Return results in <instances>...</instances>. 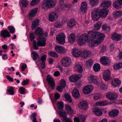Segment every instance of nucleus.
I'll use <instances>...</instances> for the list:
<instances>
[{"mask_svg":"<svg viewBox=\"0 0 122 122\" xmlns=\"http://www.w3.org/2000/svg\"><path fill=\"white\" fill-rule=\"evenodd\" d=\"M88 36L91 40L88 43L90 46H97L100 44L105 36L102 33L92 31H90L88 32Z\"/></svg>","mask_w":122,"mask_h":122,"instance_id":"f257e3e1","label":"nucleus"},{"mask_svg":"<svg viewBox=\"0 0 122 122\" xmlns=\"http://www.w3.org/2000/svg\"><path fill=\"white\" fill-rule=\"evenodd\" d=\"M108 11L106 8L102 9L99 12L98 9H95L92 12V18L94 20L96 21L99 19L100 17L102 18L105 17L107 15Z\"/></svg>","mask_w":122,"mask_h":122,"instance_id":"f03ea898","label":"nucleus"},{"mask_svg":"<svg viewBox=\"0 0 122 122\" xmlns=\"http://www.w3.org/2000/svg\"><path fill=\"white\" fill-rule=\"evenodd\" d=\"M56 0H44L42 4V8L44 9L53 7L56 3Z\"/></svg>","mask_w":122,"mask_h":122,"instance_id":"7ed1b4c3","label":"nucleus"},{"mask_svg":"<svg viewBox=\"0 0 122 122\" xmlns=\"http://www.w3.org/2000/svg\"><path fill=\"white\" fill-rule=\"evenodd\" d=\"M37 45L33 46L34 49L37 50L39 49V46H44L46 42V39L43 38L39 37L37 39Z\"/></svg>","mask_w":122,"mask_h":122,"instance_id":"20e7f679","label":"nucleus"},{"mask_svg":"<svg viewBox=\"0 0 122 122\" xmlns=\"http://www.w3.org/2000/svg\"><path fill=\"white\" fill-rule=\"evenodd\" d=\"M66 36L64 33H61L56 37V41L59 44H63L65 42Z\"/></svg>","mask_w":122,"mask_h":122,"instance_id":"39448f33","label":"nucleus"},{"mask_svg":"<svg viewBox=\"0 0 122 122\" xmlns=\"http://www.w3.org/2000/svg\"><path fill=\"white\" fill-rule=\"evenodd\" d=\"M71 63V61L70 57L66 56L62 58L61 63L64 66L68 67L70 66Z\"/></svg>","mask_w":122,"mask_h":122,"instance_id":"423d86ee","label":"nucleus"},{"mask_svg":"<svg viewBox=\"0 0 122 122\" xmlns=\"http://www.w3.org/2000/svg\"><path fill=\"white\" fill-rule=\"evenodd\" d=\"M88 39V37L86 34H83L80 37L78 41L80 45H83L85 44Z\"/></svg>","mask_w":122,"mask_h":122,"instance_id":"0eeeda50","label":"nucleus"},{"mask_svg":"<svg viewBox=\"0 0 122 122\" xmlns=\"http://www.w3.org/2000/svg\"><path fill=\"white\" fill-rule=\"evenodd\" d=\"M78 107L83 110H86L88 109L89 106L86 101L84 100L80 102L78 104Z\"/></svg>","mask_w":122,"mask_h":122,"instance_id":"6e6552de","label":"nucleus"},{"mask_svg":"<svg viewBox=\"0 0 122 122\" xmlns=\"http://www.w3.org/2000/svg\"><path fill=\"white\" fill-rule=\"evenodd\" d=\"M93 88V86L92 85H87L83 88V92L85 94H89L92 91Z\"/></svg>","mask_w":122,"mask_h":122,"instance_id":"1a4fd4ad","label":"nucleus"},{"mask_svg":"<svg viewBox=\"0 0 122 122\" xmlns=\"http://www.w3.org/2000/svg\"><path fill=\"white\" fill-rule=\"evenodd\" d=\"M82 77V75L80 74H75L70 76L69 78L71 82H75Z\"/></svg>","mask_w":122,"mask_h":122,"instance_id":"9d476101","label":"nucleus"},{"mask_svg":"<svg viewBox=\"0 0 122 122\" xmlns=\"http://www.w3.org/2000/svg\"><path fill=\"white\" fill-rule=\"evenodd\" d=\"M46 79L50 86L52 89H54L55 87V85L54 81L53 78L51 76L48 75Z\"/></svg>","mask_w":122,"mask_h":122,"instance_id":"9b49d317","label":"nucleus"},{"mask_svg":"<svg viewBox=\"0 0 122 122\" xmlns=\"http://www.w3.org/2000/svg\"><path fill=\"white\" fill-rule=\"evenodd\" d=\"M106 97L108 99L113 100L117 98L118 97V96L116 93L109 92L107 94Z\"/></svg>","mask_w":122,"mask_h":122,"instance_id":"f8f14e48","label":"nucleus"},{"mask_svg":"<svg viewBox=\"0 0 122 122\" xmlns=\"http://www.w3.org/2000/svg\"><path fill=\"white\" fill-rule=\"evenodd\" d=\"M56 51L58 53L61 54H65L66 50L63 47L59 46H56L55 47Z\"/></svg>","mask_w":122,"mask_h":122,"instance_id":"ddd939ff","label":"nucleus"},{"mask_svg":"<svg viewBox=\"0 0 122 122\" xmlns=\"http://www.w3.org/2000/svg\"><path fill=\"white\" fill-rule=\"evenodd\" d=\"M58 17V15L55 12H52L49 14V19L50 21H52L55 20Z\"/></svg>","mask_w":122,"mask_h":122,"instance_id":"4468645a","label":"nucleus"},{"mask_svg":"<svg viewBox=\"0 0 122 122\" xmlns=\"http://www.w3.org/2000/svg\"><path fill=\"white\" fill-rule=\"evenodd\" d=\"M110 71L109 70L107 69L105 70L103 74L104 79L106 81L108 80L110 78Z\"/></svg>","mask_w":122,"mask_h":122,"instance_id":"2eb2a0df","label":"nucleus"},{"mask_svg":"<svg viewBox=\"0 0 122 122\" xmlns=\"http://www.w3.org/2000/svg\"><path fill=\"white\" fill-rule=\"evenodd\" d=\"M88 79L89 82H92L96 84H98L97 77L96 76L93 75H91L88 77Z\"/></svg>","mask_w":122,"mask_h":122,"instance_id":"dca6fc26","label":"nucleus"},{"mask_svg":"<svg viewBox=\"0 0 122 122\" xmlns=\"http://www.w3.org/2000/svg\"><path fill=\"white\" fill-rule=\"evenodd\" d=\"M101 63L103 65H107L109 64L110 62L108 61V59L107 56H103L100 57Z\"/></svg>","mask_w":122,"mask_h":122,"instance_id":"f3484780","label":"nucleus"},{"mask_svg":"<svg viewBox=\"0 0 122 122\" xmlns=\"http://www.w3.org/2000/svg\"><path fill=\"white\" fill-rule=\"evenodd\" d=\"M82 53L81 51L78 49H74L72 51L73 55L75 57H78L80 56Z\"/></svg>","mask_w":122,"mask_h":122,"instance_id":"a211bd4d","label":"nucleus"},{"mask_svg":"<svg viewBox=\"0 0 122 122\" xmlns=\"http://www.w3.org/2000/svg\"><path fill=\"white\" fill-rule=\"evenodd\" d=\"M122 38V36L121 35L117 33H114L112 35V40L117 41H118Z\"/></svg>","mask_w":122,"mask_h":122,"instance_id":"6ab92c4d","label":"nucleus"},{"mask_svg":"<svg viewBox=\"0 0 122 122\" xmlns=\"http://www.w3.org/2000/svg\"><path fill=\"white\" fill-rule=\"evenodd\" d=\"M86 117V116L81 114L80 115L79 119L76 117L74 119V121L75 122H80V120L82 122H83L85 121Z\"/></svg>","mask_w":122,"mask_h":122,"instance_id":"aec40b11","label":"nucleus"},{"mask_svg":"<svg viewBox=\"0 0 122 122\" xmlns=\"http://www.w3.org/2000/svg\"><path fill=\"white\" fill-rule=\"evenodd\" d=\"M121 81L118 78L115 79L112 81V84L113 87H115L119 86L120 85Z\"/></svg>","mask_w":122,"mask_h":122,"instance_id":"412c9836","label":"nucleus"},{"mask_svg":"<svg viewBox=\"0 0 122 122\" xmlns=\"http://www.w3.org/2000/svg\"><path fill=\"white\" fill-rule=\"evenodd\" d=\"M119 113V111L118 110L113 109L109 112V115L112 117H114L117 116Z\"/></svg>","mask_w":122,"mask_h":122,"instance_id":"4be33fe9","label":"nucleus"},{"mask_svg":"<svg viewBox=\"0 0 122 122\" xmlns=\"http://www.w3.org/2000/svg\"><path fill=\"white\" fill-rule=\"evenodd\" d=\"M68 41L71 43H73L75 40V36L73 33H71L68 37Z\"/></svg>","mask_w":122,"mask_h":122,"instance_id":"5701e85b","label":"nucleus"},{"mask_svg":"<svg viewBox=\"0 0 122 122\" xmlns=\"http://www.w3.org/2000/svg\"><path fill=\"white\" fill-rule=\"evenodd\" d=\"M1 36L4 38H5L10 37V35L7 30H3L1 33Z\"/></svg>","mask_w":122,"mask_h":122,"instance_id":"b1692460","label":"nucleus"},{"mask_svg":"<svg viewBox=\"0 0 122 122\" xmlns=\"http://www.w3.org/2000/svg\"><path fill=\"white\" fill-rule=\"evenodd\" d=\"M35 34L38 35L39 36L42 35L44 32L43 30L41 27H37L35 30Z\"/></svg>","mask_w":122,"mask_h":122,"instance_id":"393cba45","label":"nucleus"},{"mask_svg":"<svg viewBox=\"0 0 122 122\" xmlns=\"http://www.w3.org/2000/svg\"><path fill=\"white\" fill-rule=\"evenodd\" d=\"M112 4L110 1H105L101 4V5L103 7L108 8Z\"/></svg>","mask_w":122,"mask_h":122,"instance_id":"a878e982","label":"nucleus"},{"mask_svg":"<svg viewBox=\"0 0 122 122\" xmlns=\"http://www.w3.org/2000/svg\"><path fill=\"white\" fill-rule=\"evenodd\" d=\"M66 110L69 114H71L73 112V110L70 105L66 104L65 105Z\"/></svg>","mask_w":122,"mask_h":122,"instance_id":"bb28decb","label":"nucleus"},{"mask_svg":"<svg viewBox=\"0 0 122 122\" xmlns=\"http://www.w3.org/2000/svg\"><path fill=\"white\" fill-rule=\"evenodd\" d=\"M93 112L95 115L98 116H100L102 114L101 110L97 108L93 109Z\"/></svg>","mask_w":122,"mask_h":122,"instance_id":"cd10ccee","label":"nucleus"},{"mask_svg":"<svg viewBox=\"0 0 122 122\" xmlns=\"http://www.w3.org/2000/svg\"><path fill=\"white\" fill-rule=\"evenodd\" d=\"M72 94L73 96L75 98H78L80 96L79 91L78 90L76 89L73 90Z\"/></svg>","mask_w":122,"mask_h":122,"instance_id":"c85d7f7f","label":"nucleus"},{"mask_svg":"<svg viewBox=\"0 0 122 122\" xmlns=\"http://www.w3.org/2000/svg\"><path fill=\"white\" fill-rule=\"evenodd\" d=\"M67 23L68 26L70 28H72L76 24V22L75 20L71 19L68 20Z\"/></svg>","mask_w":122,"mask_h":122,"instance_id":"c756f323","label":"nucleus"},{"mask_svg":"<svg viewBox=\"0 0 122 122\" xmlns=\"http://www.w3.org/2000/svg\"><path fill=\"white\" fill-rule=\"evenodd\" d=\"M108 103L106 101L98 102L96 103V105L97 106H103L107 105Z\"/></svg>","mask_w":122,"mask_h":122,"instance_id":"7c9ffc66","label":"nucleus"},{"mask_svg":"<svg viewBox=\"0 0 122 122\" xmlns=\"http://www.w3.org/2000/svg\"><path fill=\"white\" fill-rule=\"evenodd\" d=\"M37 8L32 9L29 14L30 16L31 17H33L35 16L37 12Z\"/></svg>","mask_w":122,"mask_h":122,"instance_id":"2f4dec72","label":"nucleus"},{"mask_svg":"<svg viewBox=\"0 0 122 122\" xmlns=\"http://www.w3.org/2000/svg\"><path fill=\"white\" fill-rule=\"evenodd\" d=\"M39 20L37 19H36L33 21L32 23L31 28L32 29H34L38 25Z\"/></svg>","mask_w":122,"mask_h":122,"instance_id":"473e14b6","label":"nucleus"},{"mask_svg":"<svg viewBox=\"0 0 122 122\" xmlns=\"http://www.w3.org/2000/svg\"><path fill=\"white\" fill-rule=\"evenodd\" d=\"M75 68L78 72L81 73L83 71L82 66L79 64H77L75 66Z\"/></svg>","mask_w":122,"mask_h":122,"instance_id":"72a5a7b5","label":"nucleus"},{"mask_svg":"<svg viewBox=\"0 0 122 122\" xmlns=\"http://www.w3.org/2000/svg\"><path fill=\"white\" fill-rule=\"evenodd\" d=\"M87 4L86 2H83L81 4V9L82 12H85L86 10Z\"/></svg>","mask_w":122,"mask_h":122,"instance_id":"f704fd0d","label":"nucleus"},{"mask_svg":"<svg viewBox=\"0 0 122 122\" xmlns=\"http://www.w3.org/2000/svg\"><path fill=\"white\" fill-rule=\"evenodd\" d=\"M14 88L12 87H10L8 89L7 91L8 94L10 95H13L15 93V92L14 91Z\"/></svg>","mask_w":122,"mask_h":122,"instance_id":"c9c22d12","label":"nucleus"},{"mask_svg":"<svg viewBox=\"0 0 122 122\" xmlns=\"http://www.w3.org/2000/svg\"><path fill=\"white\" fill-rule=\"evenodd\" d=\"M93 68L94 71L97 72L100 70L101 67L99 64L98 63H95L94 65Z\"/></svg>","mask_w":122,"mask_h":122,"instance_id":"e433bc0d","label":"nucleus"},{"mask_svg":"<svg viewBox=\"0 0 122 122\" xmlns=\"http://www.w3.org/2000/svg\"><path fill=\"white\" fill-rule=\"evenodd\" d=\"M114 7L115 8H118L120 7V5H122L118 0L115 1L113 4Z\"/></svg>","mask_w":122,"mask_h":122,"instance_id":"4c0bfd02","label":"nucleus"},{"mask_svg":"<svg viewBox=\"0 0 122 122\" xmlns=\"http://www.w3.org/2000/svg\"><path fill=\"white\" fill-rule=\"evenodd\" d=\"M59 113L60 116L62 117L64 119L66 117V114L64 110H62L59 112Z\"/></svg>","mask_w":122,"mask_h":122,"instance_id":"58836bf2","label":"nucleus"},{"mask_svg":"<svg viewBox=\"0 0 122 122\" xmlns=\"http://www.w3.org/2000/svg\"><path fill=\"white\" fill-rule=\"evenodd\" d=\"M93 64V61L92 59H90L87 61L86 62V65L88 68L89 67H90Z\"/></svg>","mask_w":122,"mask_h":122,"instance_id":"ea45409f","label":"nucleus"},{"mask_svg":"<svg viewBox=\"0 0 122 122\" xmlns=\"http://www.w3.org/2000/svg\"><path fill=\"white\" fill-rule=\"evenodd\" d=\"M36 113H33L31 114V119H32V122H37L36 117Z\"/></svg>","mask_w":122,"mask_h":122,"instance_id":"a19ab883","label":"nucleus"},{"mask_svg":"<svg viewBox=\"0 0 122 122\" xmlns=\"http://www.w3.org/2000/svg\"><path fill=\"white\" fill-rule=\"evenodd\" d=\"M99 0H90V3L92 6L96 5L99 2Z\"/></svg>","mask_w":122,"mask_h":122,"instance_id":"79ce46f5","label":"nucleus"},{"mask_svg":"<svg viewBox=\"0 0 122 122\" xmlns=\"http://www.w3.org/2000/svg\"><path fill=\"white\" fill-rule=\"evenodd\" d=\"M48 55L50 56L54 57L57 58L58 56L57 54L54 52L50 51Z\"/></svg>","mask_w":122,"mask_h":122,"instance_id":"37998d69","label":"nucleus"},{"mask_svg":"<svg viewBox=\"0 0 122 122\" xmlns=\"http://www.w3.org/2000/svg\"><path fill=\"white\" fill-rule=\"evenodd\" d=\"M57 106L59 109L62 110L64 107L63 102L60 101L58 102L57 103Z\"/></svg>","mask_w":122,"mask_h":122,"instance_id":"c03bdc74","label":"nucleus"},{"mask_svg":"<svg viewBox=\"0 0 122 122\" xmlns=\"http://www.w3.org/2000/svg\"><path fill=\"white\" fill-rule=\"evenodd\" d=\"M102 29L103 30L108 32L111 29V28L109 26H107L106 25H104L102 27Z\"/></svg>","mask_w":122,"mask_h":122,"instance_id":"a18cd8bd","label":"nucleus"},{"mask_svg":"<svg viewBox=\"0 0 122 122\" xmlns=\"http://www.w3.org/2000/svg\"><path fill=\"white\" fill-rule=\"evenodd\" d=\"M41 0H32L30 4L31 6H34L37 5Z\"/></svg>","mask_w":122,"mask_h":122,"instance_id":"49530a36","label":"nucleus"},{"mask_svg":"<svg viewBox=\"0 0 122 122\" xmlns=\"http://www.w3.org/2000/svg\"><path fill=\"white\" fill-rule=\"evenodd\" d=\"M9 30L11 33H14L15 31L14 28L12 26H8V27Z\"/></svg>","mask_w":122,"mask_h":122,"instance_id":"de8ad7c7","label":"nucleus"},{"mask_svg":"<svg viewBox=\"0 0 122 122\" xmlns=\"http://www.w3.org/2000/svg\"><path fill=\"white\" fill-rule=\"evenodd\" d=\"M33 59L36 61L37 59H39V55L36 52H33Z\"/></svg>","mask_w":122,"mask_h":122,"instance_id":"09e8293b","label":"nucleus"},{"mask_svg":"<svg viewBox=\"0 0 122 122\" xmlns=\"http://www.w3.org/2000/svg\"><path fill=\"white\" fill-rule=\"evenodd\" d=\"M101 23L100 22H98L96 23L95 25V28L96 30L99 29L100 28Z\"/></svg>","mask_w":122,"mask_h":122,"instance_id":"8fccbe9b","label":"nucleus"},{"mask_svg":"<svg viewBox=\"0 0 122 122\" xmlns=\"http://www.w3.org/2000/svg\"><path fill=\"white\" fill-rule=\"evenodd\" d=\"M25 88L23 87H21L19 88V92L21 94H24L25 93Z\"/></svg>","mask_w":122,"mask_h":122,"instance_id":"3c124183","label":"nucleus"},{"mask_svg":"<svg viewBox=\"0 0 122 122\" xmlns=\"http://www.w3.org/2000/svg\"><path fill=\"white\" fill-rule=\"evenodd\" d=\"M101 98V95L99 94H95L94 96V98L95 100H98Z\"/></svg>","mask_w":122,"mask_h":122,"instance_id":"603ef678","label":"nucleus"},{"mask_svg":"<svg viewBox=\"0 0 122 122\" xmlns=\"http://www.w3.org/2000/svg\"><path fill=\"white\" fill-rule=\"evenodd\" d=\"M28 2L25 0H22L21 1L22 5L24 7H26L28 4Z\"/></svg>","mask_w":122,"mask_h":122,"instance_id":"864d4df0","label":"nucleus"},{"mask_svg":"<svg viewBox=\"0 0 122 122\" xmlns=\"http://www.w3.org/2000/svg\"><path fill=\"white\" fill-rule=\"evenodd\" d=\"M122 15V12L120 11H117L115 13V16L117 17H119Z\"/></svg>","mask_w":122,"mask_h":122,"instance_id":"5fc2aeb1","label":"nucleus"},{"mask_svg":"<svg viewBox=\"0 0 122 122\" xmlns=\"http://www.w3.org/2000/svg\"><path fill=\"white\" fill-rule=\"evenodd\" d=\"M29 81V80L28 79L24 80L21 82L22 85L24 86L28 85Z\"/></svg>","mask_w":122,"mask_h":122,"instance_id":"6e6d98bb","label":"nucleus"},{"mask_svg":"<svg viewBox=\"0 0 122 122\" xmlns=\"http://www.w3.org/2000/svg\"><path fill=\"white\" fill-rule=\"evenodd\" d=\"M91 54V52L89 51H84L83 53V55L85 57H87L88 55Z\"/></svg>","mask_w":122,"mask_h":122,"instance_id":"4d7b16f0","label":"nucleus"},{"mask_svg":"<svg viewBox=\"0 0 122 122\" xmlns=\"http://www.w3.org/2000/svg\"><path fill=\"white\" fill-rule=\"evenodd\" d=\"M47 56L46 54H44L41 57V62H45Z\"/></svg>","mask_w":122,"mask_h":122,"instance_id":"13d9d810","label":"nucleus"},{"mask_svg":"<svg viewBox=\"0 0 122 122\" xmlns=\"http://www.w3.org/2000/svg\"><path fill=\"white\" fill-rule=\"evenodd\" d=\"M66 86V83L65 81L62 80L61 81L60 86L64 88Z\"/></svg>","mask_w":122,"mask_h":122,"instance_id":"bf43d9fd","label":"nucleus"},{"mask_svg":"<svg viewBox=\"0 0 122 122\" xmlns=\"http://www.w3.org/2000/svg\"><path fill=\"white\" fill-rule=\"evenodd\" d=\"M64 88L61 86H57L56 88V89L60 92H61L62 91V90Z\"/></svg>","mask_w":122,"mask_h":122,"instance_id":"052dcab7","label":"nucleus"},{"mask_svg":"<svg viewBox=\"0 0 122 122\" xmlns=\"http://www.w3.org/2000/svg\"><path fill=\"white\" fill-rule=\"evenodd\" d=\"M48 33L47 32H46L45 33H42V35L41 36H39L38 38L39 37H41L43 38H44L45 39V38L44 37H46L47 36Z\"/></svg>","mask_w":122,"mask_h":122,"instance_id":"680f3d73","label":"nucleus"},{"mask_svg":"<svg viewBox=\"0 0 122 122\" xmlns=\"http://www.w3.org/2000/svg\"><path fill=\"white\" fill-rule=\"evenodd\" d=\"M30 38L31 41H32L35 38L34 33H31L30 35Z\"/></svg>","mask_w":122,"mask_h":122,"instance_id":"e2e57ef3","label":"nucleus"},{"mask_svg":"<svg viewBox=\"0 0 122 122\" xmlns=\"http://www.w3.org/2000/svg\"><path fill=\"white\" fill-rule=\"evenodd\" d=\"M55 26L57 28H60L61 27V25L60 24V23L58 22H56L55 24Z\"/></svg>","mask_w":122,"mask_h":122,"instance_id":"0e129e2a","label":"nucleus"},{"mask_svg":"<svg viewBox=\"0 0 122 122\" xmlns=\"http://www.w3.org/2000/svg\"><path fill=\"white\" fill-rule=\"evenodd\" d=\"M6 77L8 80L10 81H13V78L9 76L6 75Z\"/></svg>","mask_w":122,"mask_h":122,"instance_id":"69168bd1","label":"nucleus"},{"mask_svg":"<svg viewBox=\"0 0 122 122\" xmlns=\"http://www.w3.org/2000/svg\"><path fill=\"white\" fill-rule=\"evenodd\" d=\"M101 86L102 88L104 89H106L107 87V85L104 84H102Z\"/></svg>","mask_w":122,"mask_h":122,"instance_id":"338daca9","label":"nucleus"},{"mask_svg":"<svg viewBox=\"0 0 122 122\" xmlns=\"http://www.w3.org/2000/svg\"><path fill=\"white\" fill-rule=\"evenodd\" d=\"M118 65L117 64H115L114 65L113 67L114 69L115 70H117L120 69L118 67Z\"/></svg>","mask_w":122,"mask_h":122,"instance_id":"774afa93","label":"nucleus"}]
</instances>
